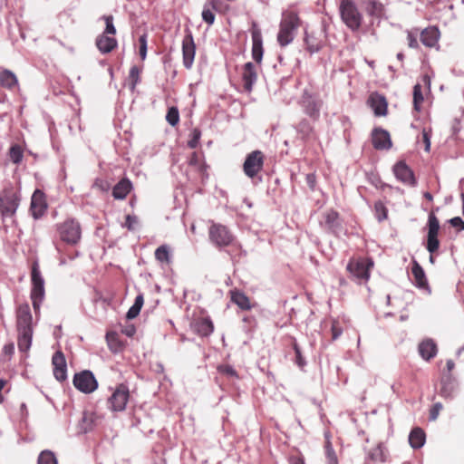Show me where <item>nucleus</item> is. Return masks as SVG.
I'll return each mask as SVG.
<instances>
[{
    "instance_id": "obj_1",
    "label": "nucleus",
    "mask_w": 464,
    "mask_h": 464,
    "mask_svg": "<svg viewBox=\"0 0 464 464\" xmlns=\"http://www.w3.org/2000/svg\"><path fill=\"white\" fill-rule=\"evenodd\" d=\"M17 346L20 352L27 353L33 342V316L27 303L21 304L16 309Z\"/></svg>"
},
{
    "instance_id": "obj_2",
    "label": "nucleus",
    "mask_w": 464,
    "mask_h": 464,
    "mask_svg": "<svg viewBox=\"0 0 464 464\" xmlns=\"http://www.w3.org/2000/svg\"><path fill=\"white\" fill-rule=\"evenodd\" d=\"M301 24V19L295 10L283 11L276 37L281 47H285L294 41Z\"/></svg>"
},
{
    "instance_id": "obj_3",
    "label": "nucleus",
    "mask_w": 464,
    "mask_h": 464,
    "mask_svg": "<svg viewBox=\"0 0 464 464\" xmlns=\"http://www.w3.org/2000/svg\"><path fill=\"white\" fill-rule=\"evenodd\" d=\"M58 238L70 246H76L82 238V226L75 218H67L55 225Z\"/></svg>"
},
{
    "instance_id": "obj_4",
    "label": "nucleus",
    "mask_w": 464,
    "mask_h": 464,
    "mask_svg": "<svg viewBox=\"0 0 464 464\" xmlns=\"http://www.w3.org/2000/svg\"><path fill=\"white\" fill-rule=\"evenodd\" d=\"M339 13L342 22L352 32H357L363 22V15L353 0H341Z\"/></svg>"
},
{
    "instance_id": "obj_5",
    "label": "nucleus",
    "mask_w": 464,
    "mask_h": 464,
    "mask_svg": "<svg viewBox=\"0 0 464 464\" xmlns=\"http://www.w3.org/2000/svg\"><path fill=\"white\" fill-rule=\"evenodd\" d=\"M31 282H32V289L30 297L32 300L33 307L37 314L40 312L41 304L44 299L45 290H44V279L41 274L39 265L35 261L32 266L31 271Z\"/></svg>"
},
{
    "instance_id": "obj_6",
    "label": "nucleus",
    "mask_w": 464,
    "mask_h": 464,
    "mask_svg": "<svg viewBox=\"0 0 464 464\" xmlns=\"http://www.w3.org/2000/svg\"><path fill=\"white\" fill-rule=\"evenodd\" d=\"M299 104L304 113L313 121H317L319 120L324 102L317 93H314L309 90L304 89L301 95Z\"/></svg>"
},
{
    "instance_id": "obj_7",
    "label": "nucleus",
    "mask_w": 464,
    "mask_h": 464,
    "mask_svg": "<svg viewBox=\"0 0 464 464\" xmlns=\"http://www.w3.org/2000/svg\"><path fill=\"white\" fill-rule=\"evenodd\" d=\"M208 237L210 242L217 247H226L233 245L235 242V236L224 225L219 223H212L208 229Z\"/></svg>"
},
{
    "instance_id": "obj_8",
    "label": "nucleus",
    "mask_w": 464,
    "mask_h": 464,
    "mask_svg": "<svg viewBox=\"0 0 464 464\" xmlns=\"http://www.w3.org/2000/svg\"><path fill=\"white\" fill-rule=\"evenodd\" d=\"M373 266L371 259H352L347 265V270L352 277L360 285L366 284L370 278V270Z\"/></svg>"
},
{
    "instance_id": "obj_9",
    "label": "nucleus",
    "mask_w": 464,
    "mask_h": 464,
    "mask_svg": "<svg viewBox=\"0 0 464 464\" xmlns=\"http://www.w3.org/2000/svg\"><path fill=\"white\" fill-rule=\"evenodd\" d=\"M265 156L261 150H253L248 153L243 164V171L249 179H256L263 169Z\"/></svg>"
},
{
    "instance_id": "obj_10",
    "label": "nucleus",
    "mask_w": 464,
    "mask_h": 464,
    "mask_svg": "<svg viewBox=\"0 0 464 464\" xmlns=\"http://www.w3.org/2000/svg\"><path fill=\"white\" fill-rule=\"evenodd\" d=\"M72 382L74 387L83 393H91L98 388V382L89 370L75 373Z\"/></svg>"
},
{
    "instance_id": "obj_11",
    "label": "nucleus",
    "mask_w": 464,
    "mask_h": 464,
    "mask_svg": "<svg viewBox=\"0 0 464 464\" xmlns=\"http://www.w3.org/2000/svg\"><path fill=\"white\" fill-rule=\"evenodd\" d=\"M320 227L328 233L339 236L343 232V221L339 213L334 209H328L323 214Z\"/></svg>"
},
{
    "instance_id": "obj_12",
    "label": "nucleus",
    "mask_w": 464,
    "mask_h": 464,
    "mask_svg": "<svg viewBox=\"0 0 464 464\" xmlns=\"http://www.w3.org/2000/svg\"><path fill=\"white\" fill-rule=\"evenodd\" d=\"M129 389L124 384H120L108 399V408L112 411H122L125 410L129 401Z\"/></svg>"
},
{
    "instance_id": "obj_13",
    "label": "nucleus",
    "mask_w": 464,
    "mask_h": 464,
    "mask_svg": "<svg viewBox=\"0 0 464 464\" xmlns=\"http://www.w3.org/2000/svg\"><path fill=\"white\" fill-rule=\"evenodd\" d=\"M428 235L426 248L430 254H434L440 247V241L438 238L440 231V222L434 213H430L428 217Z\"/></svg>"
},
{
    "instance_id": "obj_14",
    "label": "nucleus",
    "mask_w": 464,
    "mask_h": 464,
    "mask_svg": "<svg viewBox=\"0 0 464 464\" xmlns=\"http://www.w3.org/2000/svg\"><path fill=\"white\" fill-rule=\"evenodd\" d=\"M251 37H252V57L255 62L258 64L261 63L264 54L263 48V37L260 28L256 22L252 23L251 27Z\"/></svg>"
},
{
    "instance_id": "obj_15",
    "label": "nucleus",
    "mask_w": 464,
    "mask_h": 464,
    "mask_svg": "<svg viewBox=\"0 0 464 464\" xmlns=\"http://www.w3.org/2000/svg\"><path fill=\"white\" fill-rule=\"evenodd\" d=\"M196 54V44L191 32H188L182 40L183 65L186 69H191Z\"/></svg>"
},
{
    "instance_id": "obj_16",
    "label": "nucleus",
    "mask_w": 464,
    "mask_h": 464,
    "mask_svg": "<svg viewBox=\"0 0 464 464\" xmlns=\"http://www.w3.org/2000/svg\"><path fill=\"white\" fill-rule=\"evenodd\" d=\"M393 173L396 179L403 184L410 187H415L417 185V180L412 169L404 161H399L394 165Z\"/></svg>"
},
{
    "instance_id": "obj_17",
    "label": "nucleus",
    "mask_w": 464,
    "mask_h": 464,
    "mask_svg": "<svg viewBox=\"0 0 464 464\" xmlns=\"http://www.w3.org/2000/svg\"><path fill=\"white\" fill-rule=\"evenodd\" d=\"M47 209V203L45 200L44 193L36 189L31 198V207L30 210L32 212V216L34 218L38 219L42 218Z\"/></svg>"
},
{
    "instance_id": "obj_18",
    "label": "nucleus",
    "mask_w": 464,
    "mask_h": 464,
    "mask_svg": "<svg viewBox=\"0 0 464 464\" xmlns=\"http://www.w3.org/2000/svg\"><path fill=\"white\" fill-rule=\"evenodd\" d=\"M53 366V375L58 382H63L67 379V365L63 353L57 351L53 353L52 358Z\"/></svg>"
},
{
    "instance_id": "obj_19",
    "label": "nucleus",
    "mask_w": 464,
    "mask_h": 464,
    "mask_svg": "<svg viewBox=\"0 0 464 464\" xmlns=\"http://www.w3.org/2000/svg\"><path fill=\"white\" fill-rule=\"evenodd\" d=\"M241 76L244 89L248 92H252L253 87L257 80V72L256 65L251 62L245 63V65L243 66Z\"/></svg>"
},
{
    "instance_id": "obj_20",
    "label": "nucleus",
    "mask_w": 464,
    "mask_h": 464,
    "mask_svg": "<svg viewBox=\"0 0 464 464\" xmlns=\"http://www.w3.org/2000/svg\"><path fill=\"white\" fill-rule=\"evenodd\" d=\"M372 141L376 150H388L392 147L390 133L382 128H375L372 130Z\"/></svg>"
},
{
    "instance_id": "obj_21",
    "label": "nucleus",
    "mask_w": 464,
    "mask_h": 464,
    "mask_svg": "<svg viewBox=\"0 0 464 464\" xmlns=\"http://www.w3.org/2000/svg\"><path fill=\"white\" fill-rule=\"evenodd\" d=\"M20 198L15 195L0 197V212L4 217H12L16 212Z\"/></svg>"
},
{
    "instance_id": "obj_22",
    "label": "nucleus",
    "mask_w": 464,
    "mask_h": 464,
    "mask_svg": "<svg viewBox=\"0 0 464 464\" xmlns=\"http://www.w3.org/2000/svg\"><path fill=\"white\" fill-rule=\"evenodd\" d=\"M95 45L101 53L107 54L117 48L118 41L113 36L101 34L95 40Z\"/></svg>"
},
{
    "instance_id": "obj_23",
    "label": "nucleus",
    "mask_w": 464,
    "mask_h": 464,
    "mask_svg": "<svg viewBox=\"0 0 464 464\" xmlns=\"http://www.w3.org/2000/svg\"><path fill=\"white\" fill-rule=\"evenodd\" d=\"M440 33L436 26H429L420 32V38L423 45L433 48L438 45Z\"/></svg>"
},
{
    "instance_id": "obj_24",
    "label": "nucleus",
    "mask_w": 464,
    "mask_h": 464,
    "mask_svg": "<svg viewBox=\"0 0 464 464\" xmlns=\"http://www.w3.org/2000/svg\"><path fill=\"white\" fill-rule=\"evenodd\" d=\"M194 333L201 337L209 336L214 331V324L209 317H202L197 319L192 324Z\"/></svg>"
},
{
    "instance_id": "obj_25",
    "label": "nucleus",
    "mask_w": 464,
    "mask_h": 464,
    "mask_svg": "<svg viewBox=\"0 0 464 464\" xmlns=\"http://www.w3.org/2000/svg\"><path fill=\"white\" fill-rule=\"evenodd\" d=\"M368 102L376 116H385L387 114L388 103L384 96L376 92L372 93Z\"/></svg>"
},
{
    "instance_id": "obj_26",
    "label": "nucleus",
    "mask_w": 464,
    "mask_h": 464,
    "mask_svg": "<svg viewBox=\"0 0 464 464\" xmlns=\"http://www.w3.org/2000/svg\"><path fill=\"white\" fill-rule=\"evenodd\" d=\"M411 274L414 277V285L416 287L420 289H428L430 291L425 272L416 259L412 260Z\"/></svg>"
},
{
    "instance_id": "obj_27",
    "label": "nucleus",
    "mask_w": 464,
    "mask_h": 464,
    "mask_svg": "<svg viewBox=\"0 0 464 464\" xmlns=\"http://www.w3.org/2000/svg\"><path fill=\"white\" fill-rule=\"evenodd\" d=\"M364 7L371 17L382 19L385 15V6L379 0H364Z\"/></svg>"
},
{
    "instance_id": "obj_28",
    "label": "nucleus",
    "mask_w": 464,
    "mask_h": 464,
    "mask_svg": "<svg viewBox=\"0 0 464 464\" xmlns=\"http://www.w3.org/2000/svg\"><path fill=\"white\" fill-rule=\"evenodd\" d=\"M132 189L131 181L127 179H121L112 188V196L115 199H125L128 194Z\"/></svg>"
},
{
    "instance_id": "obj_29",
    "label": "nucleus",
    "mask_w": 464,
    "mask_h": 464,
    "mask_svg": "<svg viewBox=\"0 0 464 464\" xmlns=\"http://www.w3.org/2000/svg\"><path fill=\"white\" fill-rule=\"evenodd\" d=\"M418 350L420 355L426 361H430V359L435 357L438 352L437 345L431 339L422 341L419 344Z\"/></svg>"
},
{
    "instance_id": "obj_30",
    "label": "nucleus",
    "mask_w": 464,
    "mask_h": 464,
    "mask_svg": "<svg viewBox=\"0 0 464 464\" xmlns=\"http://www.w3.org/2000/svg\"><path fill=\"white\" fill-rule=\"evenodd\" d=\"M304 43L305 49L311 54L319 52L324 46L322 39L318 38L314 32L308 33L306 30L304 31Z\"/></svg>"
},
{
    "instance_id": "obj_31",
    "label": "nucleus",
    "mask_w": 464,
    "mask_h": 464,
    "mask_svg": "<svg viewBox=\"0 0 464 464\" xmlns=\"http://www.w3.org/2000/svg\"><path fill=\"white\" fill-rule=\"evenodd\" d=\"M219 0H209L208 1L202 10V20L207 23L208 25H211L215 22V14L214 12L218 10V5Z\"/></svg>"
},
{
    "instance_id": "obj_32",
    "label": "nucleus",
    "mask_w": 464,
    "mask_h": 464,
    "mask_svg": "<svg viewBox=\"0 0 464 464\" xmlns=\"http://www.w3.org/2000/svg\"><path fill=\"white\" fill-rule=\"evenodd\" d=\"M387 459V450L382 443H379L376 447L370 450L366 456L367 461L384 462Z\"/></svg>"
},
{
    "instance_id": "obj_33",
    "label": "nucleus",
    "mask_w": 464,
    "mask_h": 464,
    "mask_svg": "<svg viewBox=\"0 0 464 464\" xmlns=\"http://www.w3.org/2000/svg\"><path fill=\"white\" fill-rule=\"evenodd\" d=\"M231 302L236 304L242 310H250L251 303L246 295L237 289L231 290L230 292Z\"/></svg>"
},
{
    "instance_id": "obj_34",
    "label": "nucleus",
    "mask_w": 464,
    "mask_h": 464,
    "mask_svg": "<svg viewBox=\"0 0 464 464\" xmlns=\"http://www.w3.org/2000/svg\"><path fill=\"white\" fill-rule=\"evenodd\" d=\"M0 85L8 90L16 87L18 85L16 75L7 69L0 70Z\"/></svg>"
},
{
    "instance_id": "obj_35",
    "label": "nucleus",
    "mask_w": 464,
    "mask_h": 464,
    "mask_svg": "<svg viewBox=\"0 0 464 464\" xmlns=\"http://www.w3.org/2000/svg\"><path fill=\"white\" fill-rule=\"evenodd\" d=\"M456 390V382L450 374L441 379L440 394L444 398H452Z\"/></svg>"
},
{
    "instance_id": "obj_36",
    "label": "nucleus",
    "mask_w": 464,
    "mask_h": 464,
    "mask_svg": "<svg viewBox=\"0 0 464 464\" xmlns=\"http://www.w3.org/2000/svg\"><path fill=\"white\" fill-rule=\"evenodd\" d=\"M410 445L413 449H420L425 443V433L420 428H414L409 435Z\"/></svg>"
},
{
    "instance_id": "obj_37",
    "label": "nucleus",
    "mask_w": 464,
    "mask_h": 464,
    "mask_svg": "<svg viewBox=\"0 0 464 464\" xmlns=\"http://www.w3.org/2000/svg\"><path fill=\"white\" fill-rule=\"evenodd\" d=\"M296 131L303 140H307L313 134L314 127L312 126L308 120L303 119L296 125Z\"/></svg>"
},
{
    "instance_id": "obj_38",
    "label": "nucleus",
    "mask_w": 464,
    "mask_h": 464,
    "mask_svg": "<svg viewBox=\"0 0 464 464\" xmlns=\"http://www.w3.org/2000/svg\"><path fill=\"white\" fill-rule=\"evenodd\" d=\"M143 303H144L143 295L139 294L135 298L134 304L130 307V309L128 310V312L126 314L127 319L130 320V319L136 318L141 310Z\"/></svg>"
},
{
    "instance_id": "obj_39",
    "label": "nucleus",
    "mask_w": 464,
    "mask_h": 464,
    "mask_svg": "<svg viewBox=\"0 0 464 464\" xmlns=\"http://www.w3.org/2000/svg\"><path fill=\"white\" fill-rule=\"evenodd\" d=\"M155 258L161 263L170 262L169 247L167 245H162L155 250Z\"/></svg>"
},
{
    "instance_id": "obj_40",
    "label": "nucleus",
    "mask_w": 464,
    "mask_h": 464,
    "mask_svg": "<svg viewBox=\"0 0 464 464\" xmlns=\"http://www.w3.org/2000/svg\"><path fill=\"white\" fill-rule=\"evenodd\" d=\"M9 157L14 164H20L24 158V151L20 145L14 144L9 150Z\"/></svg>"
},
{
    "instance_id": "obj_41",
    "label": "nucleus",
    "mask_w": 464,
    "mask_h": 464,
    "mask_svg": "<svg viewBox=\"0 0 464 464\" xmlns=\"http://www.w3.org/2000/svg\"><path fill=\"white\" fill-rule=\"evenodd\" d=\"M424 98L421 92V85L417 83L413 87V109L417 112L420 111V104L422 103Z\"/></svg>"
},
{
    "instance_id": "obj_42",
    "label": "nucleus",
    "mask_w": 464,
    "mask_h": 464,
    "mask_svg": "<svg viewBox=\"0 0 464 464\" xmlns=\"http://www.w3.org/2000/svg\"><path fill=\"white\" fill-rule=\"evenodd\" d=\"M141 69H140L137 65H133L130 69L129 72V80L130 82V89L133 91L136 88V85L140 82V74Z\"/></svg>"
},
{
    "instance_id": "obj_43",
    "label": "nucleus",
    "mask_w": 464,
    "mask_h": 464,
    "mask_svg": "<svg viewBox=\"0 0 464 464\" xmlns=\"http://www.w3.org/2000/svg\"><path fill=\"white\" fill-rule=\"evenodd\" d=\"M37 464H57V459L51 450H44L38 457Z\"/></svg>"
},
{
    "instance_id": "obj_44",
    "label": "nucleus",
    "mask_w": 464,
    "mask_h": 464,
    "mask_svg": "<svg viewBox=\"0 0 464 464\" xmlns=\"http://www.w3.org/2000/svg\"><path fill=\"white\" fill-rule=\"evenodd\" d=\"M374 212L379 222H382L388 218V209L382 201L375 202Z\"/></svg>"
},
{
    "instance_id": "obj_45",
    "label": "nucleus",
    "mask_w": 464,
    "mask_h": 464,
    "mask_svg": "<svg viewBox=\"0 0 464 464\" xmlns=\"http://www.w3.org/2000/svg\"><path fill=\"white\" fill-rule=\"evenodd\" d=\"M166 121L172 127L179 122V112L177 107H170L166 115Z\"/></svg>"
},
{
    "instance_id": "obj_46",
    "label": "nucleus",
    "mask_w": 464,
    "mask_h": 464,
    "mask_svg": "<svg viewBox=\"0 0 464 464\" xmlns=\"http://www.w3.org/2000/svg\"><path fill=\"white\" fill-rule=\"evenodd\" d=\"M148 49V34L147 33L142 34L139 37V54L140 59L144 61L147 57Z\"/></svg>"
},
{
    "instance_id": "obj_47",
    "label": "nucleus",
    "mask_w": 464,
    "mask_h": 464,
    "mask_svg": "<svg viewBox=\"0 0 464 464\" xmlns=\"http://www.w3.org/2000/svg\"><path fill=\"white\" fill-rule=\"evenodd\" d=\"M325 456L327 459V464H338V459L336 453L333 448L331 441H326L325 446Z\"/></svg>"
},
{
    "instance_id": "obj_48",
    "label": "nucleus",
    "mask_w": 464,
    "mask_h": 464,
    "mask_svg": "<svg viewBox=\"0 0 464 464\" xmlns=\"http://www.w3.org/2000/svg\"><path fill=\"white\" fill-rule=\"evenodd\" d=\"M106 340H107L109 348L112 352H118L119 351V349L121 348V343H120V341L118 339V336H117L116 333H108L106 334Z\"/></svg>"
},
{
    "instance_id": "obj_49",
    "label": "nucleus",
    "mask_w": 464,
    "mask_h": 464,
    "mask_svg": "<svg viewBox=\"0 0 464 464\" xmlns=\"http://www.w3.org/2000/svg\"><path fill=\"white\" fill-rule=\"evenodd\" d=\"M102 19L105 22V29L102 34H106L108 35H115L116 34V27L113 24V16L112 15H103Z\"/></svg>"
},
{
    "instance_id": "obj_50",
    "label": "nucleus",
    "mask_w": 464,
    "mask_h": 464,
    "mask_svg": "<svg viewBox=\"0 0 464 464\" xmlns=\"http://www.w3.org/2000/svg\"><path fill=\"white\" fill-rule=\"evenodd\" d=\"M418 29H415L414 31H407V40H408V45L410 48L412 49H418L419 48V43H418Z\"/></svg>"
},
{
    "instance_id": "obj_51",
    "label": "nucleus",
    "mask_w": 464,
    "mask_h": 464,
    "mask_svg": "<svg viewBox=\"0 0 464 464\" xmlns=\"http://www.w3.org/2000/svg\"><path fill=\"white\" fill-rule=\"evenodd\" d=\"M293 349L295 353V363L298 365L299 368L303 369L306 365V362L303 357L301 349L295 341L293 343Z\"/></svg>"
},
{
    "instance_id": "obj_52",
    "label": "nucleus",
    "mask_w": 464,
    "mask_h": 464,
    "mask_svg": "<svg viewBox=\"0 0 464 464\" xmlns=\"http://www.w3.org/2000/svg\"><path fill=\"white\" fill-rule=\"evenodd\" d=\"M200 137H201V131L198 130V129H194L192 131H191V138L190 140L188 141V146L190 148V149H195L198 147V143H199V140H200Z\"/></svg>"
},
{
    "instance_id": "obj_53",
    "label": "nucleus",
    "mask_w": 464,
    "mask_h": 464,
    "mask_svg": "<svg viewBox=\"0 0 464 464\" xmlns=\"http://www.w3.org/2000/svg\"><path fill=\"white\" fill-rule=\"evenodd\" d=\"M218 371L220 373L225 374V375H227L228 377H232V378H237L238 377L237 372L234 369V367L231 366V365H228V364L218 366Z\"/></svg>"
},
{
    "instance_id": "obj_54",
    "label": "nucleus",
    "mask_w": 464,
    "mask_h": 464,
    "mask_svg": "<svg viewBox=\"0 0 464 464\" xmlns=\"http://www.w3.org/2000/svg\"><path fill=\"white\" fill-rule=\"evenodd\" d=\"M92 417L88 413H84L82 419L81 429L83 432L92 430Z\"/></svg>"
},
{
    "instance_id": "obj_55",
    "label": "nucleus",
    "mask_w": 464,
    "mask_h": 464,
    "mask_svg": "<svg viewBox=\"0 0 464 464\" xmlns=\"http://www.w3.org/2000/svg\"><path fill=\"white\" fill-rule=\"evenodd\" d=\"M332 339L334 341L338 339L343 334V328L339 325L338 322L334 321L331 327Z\"/></svg>"
},
{
    "instance_id": "obj_56",
    "label": "nucleus",
    "mask_w": 464,
    "mask_h": 464,
    "mask_svg": "<svg viewBox=\"0 0 464 464\" xmlns=\"http://www.w3.org/2000/svg\"><path fill=\"white\" fill-rule=\"evenodd\" d=\"M442 409V404L440 402H436L432 408L430 409V420H435L438 416H439V413L440 411V410Z\"/></svg>"
},
{
    "instance_id": "obj_57",
    "label": "nucleus",
    "mask_w": 464,
    "mask_h": 464,
    "mask_svg": "<svg viewBox=\"0 0 464 464\" xmlns=\"http://www.w3.org/2000/svg\"><path fill=\"white\" fill-rule=\"evenodd\" d=\"M450 223L452 227L459 230H464V221L459 217H455L450 219Z\"/></svg>"
},
{
    "instance_id": "obj_58",
    "label": "nucleus",
    "mask_w": 464,
    "mask_h": 464,
    "mask_svg": "<svg viewBox=\"0 0 464 464\" xmlns=\"http://www.w3.org/2000/svg\"><path fill=\"white\" fill-rule=\"evenodd\" d=\"M136 217H133V216H130V215H127L126 216V219H125V227L129 229V230H133L134 228V224L136 223Z\"/></svg>"
},
{
    "instance_id": "obj_59",
    "label": "nucleus",
    "mask_w": 464,
    "mask_h": 464,
    "mask_svg": "<svg viewBox=\"0 0 464 464\" xmlns=\"http://www.w3.org/2000/svg\"><path fill=\"white\" fill-rule=\"evenodd\" d=\"M305 180H306V183L309 186V188L311 189H314V187H315V183H316V177H315V175L314 173L307 174L306 177H305Z\"/></svg>"
},
{
    "instance_id": "obj_60",
    "label": "nucleus",
    "mask_w": 464,
    "mask_h": 464,
    "mask_svg": "<svg viewBox=\"0 0 464 464\" xmlns=\"http://www.w3.org/2000/svg\"><path fill=\"white\" fill-rule=\"evenodd\" d=\"M288 461L289 464H305L302 456H291Z\"/></svg>"
},
{
    "instance_id": "obj_61",
    "label": "nucleus",
    "mask_w": 464,
    "mask_h": 464,
    "mask_svg": "<svg viewBox=\"0 0 464 464\" xmlns=\"http://www.w3.org/2000/svg\"><path fill=\"white\" fill-rule=\"evenodd\" d=\"M423 141L425 143V150L429 151L430 148V136L426 131H423Z\"/></svg>"
},
{
    "instance_id": "obj_62",
    "label": "nucleus",
    "mask_w": 464,
    "mask_h": 464,
    "mask_svg": "<svg viewBox=\"0 0 464 464\" xmlns=\"http://www.w3.org/2000/svg\"><path fill=\"white\" fill-rule=\"evenodd\" d=\"M95 185L102 191H107L110 188V185L105 181H100V183L96 182Z\"/></svg>"
},
{
    "instance_id": "obj_63",
    "label": "nucleus",
    "mask_w": 464,
    "mask_h": 464,
    "mask_svg": "<svg viewBox=\"0 0 464 464\" xmlns=\"http://www.w3.org/2000/svg\"><path fill=\"white\" fill-rule=\"evenodd\" d=\"M14 343H9L4 346V352L6 354H12L14 353Z\"/></svg>"
},
{
    "instance_id": "obj_64",
    "label": "nucleus",
    "mask_w": 464,
    "mask_h": 464,
    "mask_svg": "<svg viewBox=\"0 0 464 464\" xmlns=\"http://www.w3.org/2000/svg\"><path fill=\"white\" fill-rule=\"evenodd\" d=\"M446 366H447V370L449 372H451L454 369V367H455V363H454V362L452 360H448L447 363H446Z\"/></svg>"
}]
</instances>
